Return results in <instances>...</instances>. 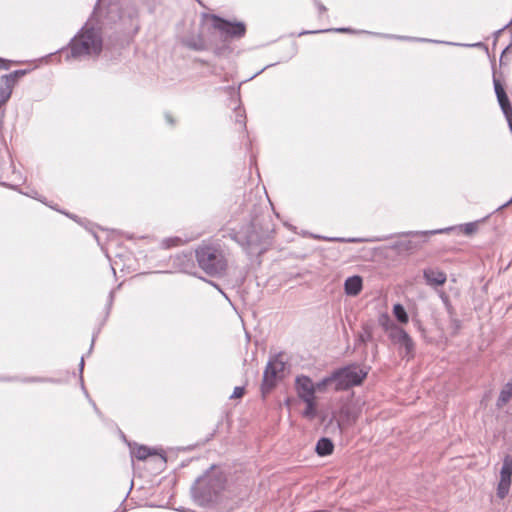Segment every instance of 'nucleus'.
Wrapping results in <instances>:
<instances>
[{
	"instance_id": "nucleus-1",
	"label": "nucleus",
	"mask_w": 512,
	"mask_h": 512,
	"mask_svg": "<svg viewBox=\"0 0 512 512\" xmlns=\"http://www.w3.org/2000/svg\"><path fill=\"white\" fill-rule=\"evenodd\" d=\"M195 258L199 268L211 277H222L228 269V260L222 245L218 241H202L195 249Z\"/></svg>"
},
{
	"instance_id": "nucleus-2",
	"label": "nucleus",
	"mask_w": 512,
	"mask_h": 512,
	"mask_svg": "<svg viewBox=\"0 0 512 512\" xmlns=\"http://www.w3.org/2000/svg\"><path fill=\"white\" fill-rule=\"evenodd\" d=\"M103 41L101 31L94 27L84 26L69 43V57L98 56L102 51Z\"/></svg>"
},
{
	"instance_id": "nucleus-3",
	"label": "nucleus",
	"mask_w": 512,
	"mask_h": 512,
	"mask_svg": "<svg viewBox=\"0 0 512 512\" xmlns=\"http://www.w3.org/2000/svg\"><path fill=\"white\" fill-rule=\"evenodd\" d=\"M226 479L220 472L207 471L200 476L191 488L194 501L201 506L214 502L223 491Z\"/></svg>"
},
{
	"instance_id": "nucleus-4",
	"label": "nucleus",
	"mask_w": 512,
	"mask_h": 512,
	"mask_svg": "<svg viewBox=\"0 0 512 512\" xmlns=\"http://www.w3.org/2000/svg\"><path fill=\"white\" fill-rule=\"evenodd\" d=\"M229 236L249 254L265 252L268 235L261 232L254 223H247L239 230L231 229Z\"/></svg>"
},
{
	"instance_id": "nucleus-5",
	"label": "nucleus",
	"mask_w": 512,
	"mask_h": 512,
	"mask_svg": "<svg viewBox=\"0 0 512 512\" xmlns=\"http://www.w3.org/2000/svg\"><path fill=\"white\" fill-rule=\"evenodd\" d=\"M369 370L370 367L361 366L357 363H350L333 370V377L335 378V386L333 389L339 392L360 386L366 379Z\"/></svg>"
},
{
	"instance_id": "nucleus-6",
	"label": "nucleus",
	"mask_w": 512,
	"mask_h": 512,
	"mask_svg": "<svg viewBox=\"0 0 512 512\" xmlns=\"http://www.w3.org/2000/svg\"><path fill=\"white\" fill-rule=\"evenodd\" d=\"M212 27L223 40L241 39L246 34V25L243 22H231L218 15H211Z\"/></svg>"
},
{
	"instance_id": "nucleus-7",
	"label": "nucleus",
	"mask_w": 512,
	"mask_h": 512,
	"mask_svg": "<svg viewBox=\"0 0 512 512\" xmlns=\"http://www.w3.org/2000/svg\"><path fill=\"white\" fill-rule=\"evenodd\" d=\"M389 338L395 344L398 345L400 353L404 350L403 358L412 359L415 352V344L409 334L401 327L393 325L389 331Z\"/></svg>"
},
{
	"instance_id": "nucleus-8",
	"label": "nucleus",
	"mask_w": 512,
	"mask_h": 512,
	"mask_svg": "<svg viewBox=\"0 0 512 512\" xmlns=\"http://www.w3.org/2000/svg\"><path fill=\"white\" fill-rule=\"evenodd\" d=\"M284 370V363L278 359L270 360L263 373V382L261 385L262 394L269 393L276 385L277 375Z\"/></svg>"
},
{
	"instance_id": "nucleus-9",
	"label": "nucleus",
	"mask_w": 512,
	"mask_h": 512,
	"mask_svg": "<svg viewBox=\"0 0 512 512\" xmlns=\"http://www.w3.org/2000/svg\"><path fill=\"white\" fill-rule=\"evenodd\" d=\"M511 478H512V456L505 455L503 458L502 468L500 470V480L497 485L496 494L500 499H504L509 491L511 486Z\"/></svg>"
},
{
	"instance_id": "nucleus-10",
	"label": "nucleus",
	"mask_w": 512,
	"mask_h": 512,
	"mask_svg": "<svg viewBox=\"0 0 512 512\" xmlns=\"http://www.w3.org/2000/svg\"><path fill=\"white\" fill-rule=\"evenodd\" d=\"M493 84L494 90L497 97V101L500 105V108L508 122V126L512 132V105L509 101V98L504 90V87L496 76L495 70L493 71Z\"/></svg>"
},
{
	"instance_id": "nucleus-11",
	"label": "nucleus",
	"mask_w": 512,
	"mask_h": 512,
	"mask_svg": "<svg viewBox=\"0 0 512 512\" xmlns=\"http://www.w3.org/2000/svg\"><path fill=\"white\" fill-rule=\"evenodd\" d=\"M26 70H15L0 77V107L8 101L17 80L26 74Z\"/></svg>"
},
{
	"instance_id": "nucleus-12",
	"label": "nucleus",
	"mask_w": 512,
	"mask_h": 512,
	"mask_svg": "<svg viewBox=\"0 0 512 512\" xmlns=\"http://www.w3.org/2000/svg\"><path fill=\"white\" fill-rule=\"evenodd\" d=\"M295 389L301 400L315 398V386L312 379L306 375H299L295 379Z\"/></svg>"
},
{
	"instance_id": "nucleus-13",
	"label": "nucleus",
	"mask_w": 512,
	"mask_h": 512,
	"mask_svg": "<svg viewBox=\"0 0 512 512\" xmlns=\"http://www.w3.org/2000/svg\"><path fill=\"white\" fill-rule=\"evenodd\" d=\"M423 278L429 286H442L447 281V275L444 271L437 268H425Z\"/></svg>"
},
{
	"instance_id": "nucleus-14",
	"label": "nucleus",
	"mask_w": 512,
	"mask_h": 512,
	"mask_svg": "<svg viewBox=\"0 0 512 512\" xmlns=\"http://www.w3.org/2000/svg\"><path fill=\"white\" fill-rule=\"evenodd\" d=\"M363 288V280L361 276L354 275L348 277L344 283V291L348 296H357L360 294Z\"/></svg>"
},
{
	"instance_id": "nucleus-15",
	"label": "nucleus",
	"mask_w": 512,
	"mask_h": 512,
	"mask_svg": "<svg viewBox=\"0 0 512 512\" xmlns=\"http://www.w3.org/2000/svg\"><path fill=\"white\" fill-rule=\"evenodd\" d=\"M334 451V444L331 439L327 437L320 438L315 447V452L318 456L325 457L331 455Z\"/></svg>"
},
{
	"instance_id": "nucleus-16",
	"label": "nucleus",
	"mask_w": 512,
	"mask_h": 512,
	"mask_svg": "<svg viewBox=\"0 0 512 512\" xmlns=\"http://www.w3.org/2000/svg\"><path fill=\"white\" fill-rule=\"evenodd\" d=\"M511 399H512V379L509 382H507L501 389L498 399L496 401V406L498 408H502Z\"/></svg>"
},
{
	"instance_id": "nucleus-17",
	"label": "nucleus",
	"mask_w": 512,
	"mask_h": 512,
	"mask_svg": "<svg viewBox=\"0 0 512 512\" xmlns=\"http://www.w3.org/2000/svg\"><path fill=\"white\" fill-rule=\"evenodd\" d=\"M131 453H132V456L135 457L136 459L145 460L149 456L154 455L155 451L147 446L139 445V446L133 448Z\"/></svg>"
},
{
	"instance_id": "nucleus-18",
	"label": "nucleus",
	"mask_w": 512,
	"mask_h": 512,
	"mask_svg": "<svg viewBox=\"0 0 512 512\" xmlns=\"http://www.w3.org/2000/svg\"><path fill=\"white\" fill-rule=\"evenodd\" d=\"M333 385L335 386V378L333 377V371L326 377H324L322 380L318 381L314 384L315 391L319 392H325L327 390V387Z\"/></svg>"
},
{
	"instance_id": "nucleus-19",
	"label": "nucleus",
	"mask_w": 512,
	"mask_h": 512,
	"mask_svg": "<svg viewBox=\"0 0 512 512\" xmlns=\"http://www.w3.org/2000/svg\"><path fill=\"white\" fill-rule=\"evenodd\" d=\"M306 407L303 411V416L309 419H313L316 416V402L315 398L302 400Z\"/></svg>"
},
{
	"instance_id": "nucleus-20",
	"label": "nucleus",
	"mask_w": 512,
	"mask_h": 512,
	"mask_svg": "<svg viewBox=\"0 0 512 512\" xmlns=\"http://www.w3.org/2000/svg\"><path fill=\"white\" fill-rule=\"evenodd\" d=\"M372 338L373 333L371 326L368 324L363 325L362 332L358 336L357 343L366 344L367 342L371 341Z\"/></svg>"
},
{
	"instance_id": "nucleus-21",
	"label": "nucleus",
	"mask_w": 512,
	"mask_h": 512,
	"mask_svg": "<svg viewBox=\"0 0 512 512\" xmlns=\"http://www.w3.org/2000/svg\"><path fill=\"white\" fill-rule=\"evenodd\" d=\"M393 313L396 317V319L401 323H407L408 322V315L404 309V307L401 304H396L393 307Z\"/></svg>"
},
{
	"instance_id": "nucleus-22",
	"label": "nucleus",
	"mask_w": 512,
	"mask_h": 512,
	"mask_svg": "<svg viewBox=\"0 0 512 512\" xmlns=\"http://www.w3.org/2000/svg\"><path fill=\"white\" fill-rule=\"evenodd\" d=\"M317 239H323V240H327V241H332V242H357L358 240L357 239H345V238H340V237H333V238H327V237H321V236H316Z\"/></svg>"
},
{
	"instance_id": "nucleus-23",
	"label": "nucleus",
	"mask_w": 512,
	"mask_h": 512,
	"mask_svg": "<svg viewBox=\"0 0 512 512\" xmlns=\"http://www.w3.org/2000/svg\"><path fill=\"white\" fill-rule=\"evenodd\" d=\"M477 229V225L475 222H470V223H466L463 225V232L466 234V235H470L472 233H474Z\"/></svg>"
},
{
	"instance_id": "nucleus-24",
	"label": "nucleus",
	"mask_w": 512,
	"mask_h": 512,
	"mask_svg": "<svg viewBox=\"0 0 512 512\" xmlns=\"http://www.w3.org/2000/svg\"><path fill=\"white\" fill-rule=\"evenodd\" d=\"M187 46L194 49V50H197V51H200V50H203L204 49V44L202 41H188L187 43Z\"/></svg>"
},
{
	"instance_id": "nucleus-25",
	"label": "nucleus",
	"mask_w": 512,
	"mask_h": 512,
	"mask_svg": "<svg viewBox=\"0 0 512 512\" xmlns=\"http://www.w3.org/2000/svg\"><path fill=\"white\" fill-rule=\"evenodd\" d=\"M244 394V387L237 386L234 388L232 395L230 398H240Z\"/></svg>"
},
{
	"instance_id": "nucleus-26",
	"label": "nucleus",
	"mask_w": 512,
	"mask_h": 512,
	"mask_svg": "<svg viewBox=\"0 0 512 512\" xmlns=\"http://www.w3.org/2000/svg\"><path fill=\"white\" fill-rule=\"evenodd\" d=\"M440 297H441L443 303L445 304L446 308L450 311L452 309V306H451L449 297L444 292L440 293Z\"/></svg>"
},
{
	"instance_id": "nucleus-27",
	"label": "nucleus",
	"mask_w": 512,
	"mask_h": 512,
	"mask_svg": "<svg viewBox=\"0 0 512 512\" xmlns=\"http://www.w3.org/2000/svg\"><path fill=\"white\" fill-rule=\"evenodd\" d=\"M511 23H512V20H511L509 23H507L503 28H501V29L497 30L496 32H494V44L496 43V41H497L498 37L500 36V34H501V33H502V32H503L507 27H509V26L511 25Z\"/></svg>"
},
{
	"instance_id": "nucleus-28",
	"label": "nucleus",
	"mask_w": 512,
	"mask_h": 512,
	"mask_svg": "<svg viewBox=\"0 0 512 512\" xmlns=\"http://www.w3.org/2000/svg\"><path fill=\"white\" fill-rule=\"evenodd\" d=\"M9 61L3 59V58H0V69H9Z\"/></svg>"
},
{
	"instance_id": "nucleus-29",
	"label": "nucleus",
	"mask_w": 512,
	"mask_h": 512,
	"mask_svg": "<svg viewBox=\"0 0 512 512\" xmlns=\"http://www.w3.org/2000/svg\"><path fill=\"white\" fill-rule=\"evenodd\" d=\"M178 241H179V239H178V238H174V239H167V240L165 241V243H166V246H167V247H171L172 245H175V243H176V242H178Z\"/></svg>"
},
{
	"instance_id": "nucleus-30",
	"label": "nucleus",
	"mask_w": 512,
	"mask_h": 512,
	"mask_svg": "<svg viewBox=\"0 0 512 512\" xmlns=\"http://www.w3.org/2000/svg\"><path fill=\"white\" fill-rule=\"evenodd\" d=\"M511 45H508L503 51H502V54H501V57H500V64L502 65L504 63V55L505 53L510 49Z\"/></svg>"
},
{
	"instance_id": "nucleus-31",
	"label": "nucleus",
	"mask_w": 512,
	"mask_h": 512,
	"mask_svg": "<svg viewBox=\"0 0 512 512\" xmlns=\"http://www.w3.org/2000/svg\"><path fill=\"white\" fill-rule=\"evenodd\" d=\"M165 118H166V120H167L170 124H173V123H174V120H173V118L171 117V115L166 114V115H165Z\"/></svg>"
},
{
	"instance_id": "nucleus-32",
	"label": "nucleus",
	"mask_w": 512,
	"mask_h": 512,
	"mask_svg": "<svg viewBox=\"0 0 512 512\" xmlns=\"http://www.w3.org/2000/svg\"><path fill=\"white\" fill-rule=\"evenodd\" d=\"M80 374H82V371H83V368H84V358L82 357L81 360H80Z\"/></svg>"
},
{
	"instance_id": "nucleus-33",
	"label": "nucleus",
	"mask_w": 512,
	"mask_h": 512,
	"mask_svg": "<svg viewBox=\"0 0 512 512\" xmlns=\"http://www.w3.org/2000/svg\"><path fill=\"white\" fill-rule=\"evenodd\" d=\"M337 32H346L348 31L347 28H339V29H336Z\"/></svg>"
},
{
	"instance_id": "nucleus-34",
	"label": "nucleus",
	"mask_w": 512,
	"mask_h": 512,
	"mask_svg": "<svg viewBox=\"0 0 512 512\" xmlns=\"http://www.w3.org/2000/svg\"><path fill=\"white\" fill-rule=\"evenodd\" d=\"M319 10H320V11H326V8H325V6L320 5V6H319Z\"/></svg>"
},
{
	"instance_id": "nucleus-35",
	"label": "nucleus",
	"mask_w": 512,
	"mask_h": 512,
	"mask_svg": "<svg viewBox=\"0 0 512 512\" xmlns=\"http://www.w3.org/2000/svg\"><path fill=\"white\" fill-rule=\"evenodd\" d=\"M455 323H456V325L458 327L459 326V320H456Z\"/></svg>"
}]
</instances>
